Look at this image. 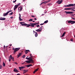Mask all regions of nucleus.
I'll use <instances>...</instances> for the list:
<instances>
[{
	"label": "nucleus",
	"mask_w": 75,
	"mask_h": 75,
	"mask_svg": "<svg viewBox=\"0 0 75 75\" xmlns=\"http://www.w3.org/2000/svg\"><path fill=\"white\" fill-rule=\"evenodd\" d=\"M33 22L34 23V22H35V21H33Z\"/></svg>",
	"instance_id": "0e129e2a"
},
{
	"label": "nucleus",
	"mask_w": 75,
	"mask_h": 75,
	"mask_svg": "<svg viewBox=\"0 0 75 75\" xmlns=\"http://www.w3.org/2000/svg\"><path fill=\"white\" fill-rule=\"evenodd\" d=\"M49 1H46V2H43V3L44 4H46V3H48V2H49Z\"/></svg>",
	"instance_id": "bb28decb"
},
{
	"label": "nucleus",
	"mask_w": 75,
	"mask_h": 75,
	"mask_svg": "<svg viewBox=\"0 0 75 75\" xmlns=\"http://www.w3.org/2000/svg\"><path fill=\"white\" fill-rule=\"evenodd\" d=\"M21 53H20L19 54H18V57L17 58H19V57H20V56H21Z\"/></svg>",
	"instance_id": "a211bd4d"
},
{
	"label": "nucleus",
	"mask_w": 75,
	"mask_h": 75,
	"mask_svg": "<svg viewBox=\"0 0 75 75\" xmlns=\"http://www.w3.org/2000/svg\"><path fill=\"white\" fill-rule=\"evenodd\" d=\"M31 17H35V16H32Z\"/></svg>",
	"instance_id": "3c124183"
},
{
	"label": "nucleus",
	"mask_w": 75,
	"mask_h": 75,
	"mask_svg": "<svg viewBox=\"0 0 75 75\" xmlns=\"http://www.w3.org/2000/svg\"><path fill=\"white\" fill-rule=\"evenodd\" d=\"M72 11H75V10H74V9H72Z\"/></svg>",
	"instance_id": "8fccbe9b"
},
{
	"label": "nucleus",
	"mask_w": 75,
	"mask_h": 75,
	"mask_svg": "<svg viewBox=\"0 0 75 75\" xmlns=\"http://www.w3.org/2000/svg\"><path fill=\"white\" fill-rule=\"evenodd\" d=\"M47 5H48V6H50V4H47Z\"/></svg>",
	"instance_id": "13d9d810"
},
{
	"label": "nucleus",
	"mask_w": 75,
	"mask_h": 75,
	"mask_svg": "<svg viewBox=\"0 0 75 75\" xmlns=\"http://www.w3.org/2000/svg\"><path fill=\"white\" fill-rule=\"evenodd\" d=\"M25 68V67H19V69H20V71H23V70L22 69H24V68Z\"/></svg>",
	"instance_id": "0eeeda50"
},
{
	"label": "nucleus",
	"mask_w": 75,
	"mask_h": 75,
	"mask_svg": "<svg viewBox=\"0 0 75 75\" xmlns=\"http://www.w3.org/2000/svg\"><path fill=\"white\" fill-rule=\"evenodd\" d=\"M62 3V0H58L57 2V3L59 4H61V3Z\"/></svg>",
	"instance_id": "39448f33"
},
{
	"label": "nucleus",
	"mask_w": 75,
	"mask_h": 75,
	"mask_svg": "<svg viewBox=\"0 0 75 75\" xmlns=\"http://www.w3.org/2000/svg\"><path fill=\"white\" fill-rule=\"evenodd\" d=\"M68 23H71V24H74L75 23V21H69L68 22Z\"/></svg>",
	"instance_id": "20e7f679"
},
{
	"label": "nucleus",
	"mask_w": 75,
	"mask_h": 75,
	"mask_svg": "<svg viewBox=\"0 0 75 75\" xmlns=\"http://www.w3.org/2000/svg\"><path fill=\"white\" fill-rule=\"evenodd\" d=\"M1 62V57H0V69H1V68L3 67L2 66L0 65V62Z\"/></svg>",
	"instance_id": "aec40b11"
},
{
	"label": "nucleus",
	"mask_w": 75,
	"mask_h": 75,
	"mask_svg": "<svg viewBox=\"0 0 75 75\" xmlns=\"http://www.w3.org/2000/svg\"><path fill=\"white\" fill-rule=\"evenodd\" d=\"M37 27H40V25H36Z\"/></svg>",
	"instance_id": "58836bf2"
},
{
	"label": "nucleus",
	"mask_w": 75,
	"mask_h": 75,
	"mask_svg": "<svg viewBox=\"0 0 75 75\" xmlns=\"http://www.w3.org/2000/svg\"><path fill=\"white\" fill-rule=\"evenodd\" d=\"M13 71H14V72H18L19 71L18 70H17L16 69H14Z\"/></svg>",
	"instance_id": "ddd939ff"
},
{
	"label": "nucleus",
	"mask_w": 75,
	"mask_h": 75,
	"mask_svg": "<svg viewBox=\"0 0 75 75\" xmlns=\"http://www.w3.org/2000/svg\"><path fill=\"white\" fill-rule=\"evenodd\" d=\"M11 45H11V44L10 45V47H11Z\"/></svg>",
	"instance_id": "69168bd1"
},
{
	"label": "nucleus",
	"mask_w": 75,
	"mask_h": 75,
	"mask_svg": "<svg viewBox=\"0 0 75 75\" xmlns=\"http://www.w3.org/2000/svg\"><path fill=\"white\" fill-rule=\"evenodd\" d=\"M29 21H33V19H30L29 20Z\"/></svg>",
	"instance_id": "7c9ffc66"
},
{
	"label": "nucleus",
	"mask_w": 75,
	"mask_h": 75,
	"mask_svg": "<svg viewBox=\"0 0 75 75\" xmlns=\"http://www.w3.org/2000/svg\"><path fill=\"white\" fill-rule=\"evenodd\" d=\"M33 31L34 34V33H35V31H34V30H33Z\"/></svg>",
	"instance_id": "bf43d9fd"
},
{
	"label": "nucleus",
	"mask_w": 75,
	"mask_h": 75,
	"mask_svg": "<svg viewBox=\"0 0 75 75\" xmlns=\"http://www.w3.org/2000/svg\"><path fill=\"white\" fill-rule=\"evenodd\" d=\"M11 59L12 60V61H14V57H11Z\"/></svg>",
	"instance_id": "2f4dec72"
},
{
	"label": "nucleus",
	"mask_w": 75,
	"mask_h": 75,
	"mask_svg": "<svg viewBox=\"0 0 75 75\" xmlns=\"http://www.w3.org/2000/svg\"><path fill=\"white\" fill-rule=\"evenodd\" d=\"M34 25H36V26L37 25V23H34Z\"/></svg>",
	"instance_id": "72a5a7b5"
},
{
	"label": "nucleus",
	"mask_w": 75,
	"mask_h": 75,
	"mask_svg": "<svg viewBox=\"0 0 75 75\" xmlns=\"http://www.w3.org/2000/svg\"><path fill=\"white\" fill-rule=\"evenodd\" d=\"M25 55H23V57H22V58H25Z\"/></svg>",
	"instance_id": "473e14b6"
},
{
	"label": "nucleus",
	"mask_w": 75,
	"mask_h": 75,
	"mask_svg": "<svg viewBox=\"0 0 75 75\" xmlns=\"http://www.w3.org/2000/svg\"><path fill=\"white\" fill-rule=\"evenodd\" d=\"M17 1V0H15V1H13V3H16V1Z\"/></svg>",
	"instance_id": "4c0bfd02"
},
{
	"label": "nucleus",
	"mask_w": 75,
	"mask_h": 75,
	"mask_svg": "<svg viewBox=\"0 0 75 75\" xmlns=\"http://www.w3.org/2000/svg\"><path fill=\"white\" fill-rule=\"evenodd\" d=\"M36 72V71L35 70V71H33V73L34 74H35V73Z\"/></svg>",
	"instance_id": "37998d69"
},
{
	"label": "nucleus",
	"mask_w": 75,
	"mask_h": 75,
	"mask_svg": "<svg viewBox=\"0 0 75 75\" xmlns=\"http://www.w3.org/2000/svg\"><path fill=\"white\" fill-rule=\"evenodd\" d=\"M71 18H72L73 19V20H75V18H73L72 17H71Z\"/></svg>",
	"instance_id": "864d4df0"
},
{
	"label": "nucleus",
	"mask_w": 75,
	"mask_h": 75,
	"mask_svg": "<svg viewBox=\"0 0 75 75\" xmlns=\"http://www.w3.org/2000/svg\"><path fill=\"white\" fill-rule=\"evenodd\" d=\"M6 18H5L1 17L0 18V20H5Z\"/></svg>",
	"instance_id": "f8f14e48"
},
{
	"label": "nucleus",
	"mask_w": 75,
	"mask_h": 75,
	"mask_svg": "<svg viewBox=\"0 0 75 75\" xmlns=\"http://www.w3.org/2000/svg\"><path fill=\"white\" fill-rule=\"evenodd\" d=\"M66 34V32H64L62 34V37H63L64 36H65V34Z\"/></svg>",
	"instance_id": "5701e85b"
},
{
	"label": "nucleus",
	"mask_w": 75,
	"mask_h": 75,
	"mask_svg": "<svg viewBox=\"0 0 75 75\" xmlns=\"http://www.w3.org/2000/svg\"><path fill=\"white\" fill-rule=\"evenodd\" d=\"M23 74H25L26 73V72H27V70H23Z\"/></svg>",
	"instance_id": "412c9836"
},
{
	"label": "nucleus",
	"mask_w": 75,
	"mask_h": 75,
	"mask_svg": "<svg viewBox=\"0 0 75 75\" xmlns=\"http://www.w3.org/2000/svg\"><path fill=\"white\" fill-rule=\"evenodd\" d=\"M75 4H70L68 5V7H72V6H75Z\"/></svg>",
	"instance_id": "423d86ee"
},
{
	"label": "nucleus",
	"mask_w": 75,
	"mask_h": 75,
	"mask_svg": "<svg viewBox=\"0 0 75 75\" xmlns=\"http://www.w3.org/2000/svg\"><path fill=\"white\" fill-rule=\"evenodd\" d=\"M20 24L23 25V26H26L27 25V24L25 23L24 22H21Z\"/></svg>",
	"instance_id": "7ed1b4c3"
},
{
	"label": "nucleus",
	"mask_w": 75,
	"mask_h": 75,
	"mask_svg": "<svg viewBox=\"0 0 75 75\" xmlns=\"http://www.w3.org/2000/svg\"><path fill=\"white\" fill-rule=\"evenodd\" d=\"M3 66L4 67H5V66H6V64H5V63H4V62H3Z\"/></svg>",
	"instance_id": "c756f323"
},
{
	"label": "nucleus",
	"mask_w": 75,
	"mask_h": 75,
	"mask_svg": "<svg viewBox=\"0 0 75 75\" xmlns=\"http://www.w3.org/2000/svg\"><path fill=\"white\" fill-rule=\"evenodd\" d=\"M22 9H23V7H21V6L19 7L18 8V10H20V11H22Z\"/></svg>",
	"instance_id": "6e6552de"
},
{
	"label": "nucleus",
	"mask_w": 75,
	"mask_h": 75,
	"mask_svg": "<svg viewBox=\"0 0 75 75\" xmlns=\"http://www.w3.org/2000/svg\"><path fill=\"white\" fill-rule=\"evenodd\" d=\"M13 14V12H12L11 13H10L9 14H10V15H12V14Z\"/></svg>",
	"instance_id": "c9c22d12"
},
{
	"label": "nucleus",
	"mask_w": 75,
	"mask_h": 75,
	"mask_svg": "<svg viewBox=\"0 0 75 75\" xmlns=\"http://www.w3.org/2000/svg\"><path fill=\"white\" fill-rule=\"evenodd\" d=\"M31 59V57H29V60H30Z\"/></svg>",
	"instance_id": "79ce46f5"
},
{
	"label": "nucleus",
	"mask_w": 75,
	"mask_h": 75,
	"mask_svg": "<svg viewBox=\"0 0 75 75\" xmlns=\"http://www.w3.org/2000/svg\"><path fill=\"white\" fill-rule=\"evenodd\" d=\"M38 69H39V68H38L37 69H36L35 70L36 71V72H37V71H38Z\"/></svg>",
	"instance_id": "f704fd0d"
},
{
	"label": "nucleus",
	"mask_w": 75,
	"mask_h": 75,
	"mask_svg": "<svg viewBox=\"0 0 75 75\" xmlns=\"http://www.w3.org/2000/svg\"><path fill=\"white\" fill-rule=\"evenodd\" d=\"M30 26L31 27H34V23H30Z\"/></svg>",
	"instance_id": "dca6fc26"
},
{
	"label": "nucleus",
	"mask_w": 75,
	"mask_h": 75,
	"mask_svg": "<svg viewBox=\"0 0 75 75\" xmlns=\"http://www.w3.org/2000/svg\"><path fill=\"white\" fill-rule=\"evenodd\" d=\"M25 62H27V63H28V64H30V63H31L30 62V61L29 60L26 61H25Z\"/></svg>",
	"instance_id": "f3484780"
},
{
	"label": "nucleus",
	"mask_w": 75,
	"mask_h": 75,
	"mask_svg": "<svg viewBox=\"0 0 75 75\" xmlns=\"http://www.w3.org/2000/svg\"><path fill=\"white\" fill-rule=\"evenodd\" d=\"M30 56H32V54H30Z\"/></svg>",
	"instance_id": "680f3d73"
},
{
	"label": "nucleus",
	"mask_w": 75,
	"mask_h": 75,
	"mask_svg": "<svg viewBox=\"0 0 75 75\" xmlns=\"http://www.w3.org/2000/svg\"><path fill=\"white\" fill-rule=\"evenodd\" d=\"M30 26V24H27V25H26L27 27H29Z\"/></svg>",
	"instance_id": "c85d7f7f"
},
{
	"label": "nucleus",
	"mask_w": 75,
	"mask_h": 75,
	"mask_svg": "<svg viewBox=\"0 0 75 75\" xmlns=\"http://www.w3.org/2000/svg\"><path fill=\"white\" fill-rule=\"evenodd\" d=\"M14 64H18L17 63V62H15V63H14Z\"/></svg>",
	"instance_id": "49530a36"
},
{
	"label": "nucleus",
	"mask_w": 75,
	"mask_h": 75,
	"mask_svg": "<svg viewBox=\"0 0 75 75\" xmlns=\"http://www.w3.org/2000/svg\"><path fill=\"white\" fill-rule=\"evenodd\" d=\"M30 58L32 59V58H33V56H31L30 57Z\"/></svg>",
	"instance_id": "4d7b16f0"
},
{
	"label": "nucleus",
	"mask_w": 75,
	"mask_h": 75,
	"mask_svg": "<svg viewBox=\"0 0 75 75\" xmlns=\"http://www.w3.org/2000/svg\"><path fill=\"white\" fill-rule=\"evenodd\" d=\"M48 20L45 21L44 23H44L46 24V23H48Z\"/></svg>",
	"instance_id": "a878e982"
},
{
	"label": "nucleus",
	"mask_w": 75,
	"mask_h": 75,
	"mask_svg": "<svg viewBox=\"0 0 75 75\" xmlns=\"http://www.w3.org/2000/svg\"><path fill=\"white\" fill-rule=\"evenodd\" d=\"M12 57L11 55H10V58H11Z\"/></svg>",
	"instance_id": "a18cd8bd"
},
{
	"label": "nucleus",
	"mask_w": 75,
	"mask_h": 75,
	"mask_svg": "<svg viewBox=\"0 0 75 75\" xmlns=\"http://www.w3.org/2000/svg\"><path fill=\"white\" fill-rule=\"evenodd\" d=\"M72 8H65L64 10H71Z\"/></svg>",
	"instance_id": "393cba45"
},
{
	"label": "nucleus",
	"mask_w": 75,
	"mask_h": 75,
	"mask_svg": "<svg viewBox=\"0 0 75 75\" xmlns=\"http://www.w3.org/2000/svg\"><path fill=\"white\" fill-rule=\"evenodd\" d=\"M30 51L29 50H26L25 51V53L26 54H27L28 53V52H29Z\"/></svg>",
	"instance_id": "4468645a"
},
{
	"label": "nucleus",
	"mask_w": 75,
	"mask_h": 75,
	"mask_svg": "<svg viewBox=\"0 0 75 75\" xmlns=\"http://www.w3.org/2000/svg\"><path fill=\"white\" fill-rule=\"evenodd\" d=\"M42 27H43V26H42L40 27V28H39V29H40V30L41 31V30H42Z\"/></svg>",
	"instance_id": "cd10ccee"
},
{
	"label": "nucleus",
	"mask_w": 75,
	"mask_h": 75,
	"mask_svg": "<svg viewBox=\"0 0 75 75\" xmlns=\"http://www.w3.org/2000/svg\"><path fill=\"white\" fill-rule=\"evenodd\" d=\"M37 25H38V24H39V23H37Z\"/></svg>",
	"instance_id": "052dcab7"
},
{
	"label": "nucleus",
	"mask_w": 75,
	"mask_h": 75,
	"mask_svg": "<svg viewBox=\"0 0 75 75\" xmlns=\"http://www.w3.org/2000/svg\"><path fill=\"white\" fill-rule=\"evenodd\" d=\"M29 61H30V62H32V63H33V59H31L30 60H29Z\"/></svg>",
	"instance_id": "4be33fe9"
},
{
	"label": "nucleus",
	"mask_w": 75,
	"mask_h": 75,
	"mask_svg": "<svg viewBox=\"0 0 75 75\" xmlns=\"http://www.w3.org/2000/svg\"><path fill=\"white\" fill-rule=\"evenodd\" d=\"M35 37H37L38 36V33L36 32H35Z\"/></svg>",
	"instance_id": "6ab92c4d"
},
{
	"label": "nucleus",
	"mask_w": 75,
	"mask_h": 75,
	"mask_svg": "<svg viewBox=\"0 0 75 75\" xmlns=\"http://www.w3.org/2000/svg\"><path fill=\"white\" fill-rule=\"evenodd\" d=\"M13 18V17H11V19Z\"/></svg>",
	"instance_id": "e2e57ef3"
},
{
	"label": "nucleus",
	"mask_w": 75,
	"mask_h": 75,
	"mask_svg": "<svg viewBox=\"0 0 75 75\" xmlns=\"http://www.w3.org/2000/svg\"><path fill=\"white\" fill-rule=\"evenodd\" d=\"M74 37L75 38V35L74 36Z\"/></svg>",
	"instance_id": "774afa93"
},
{
	"label": "nucleus",
	"mask_w": 75,
	"mask_h": 75,
	"mask_svg": "<svg viewBox=\"0 0 75 75\" xmlns=\"http://www.w3.org/2000/svg\"><path fill=\"white\" fill-rule=\"evenodd\" d=\"M26 59H28V60H29V58L26 57Z\"/></svg>",
	"instance_id": "ea45409f"
},
{
	"label": "nucleus",
	"mask_w": 75,
	"mask_h": 75,
	"mask_svg": "<svg viewBox=\"0 0 75 75\" xmlns=\"http://www.w3.org/2000/svg\"><path fill=\"white\" fill-rule=\"evenodd\" d=\"M43 3H44L42 2V3L40 5V6H41V5H42V4H43Z\"/></svg>",
	"instance_id": "5fc2aeb1"
},
{
	"label": "nucleus",
	"mask_w": 75,
	"mask_h": 75,
	"mask_svg": "<svg viewBox=\"0 0 75 75\" xmlns=\"http://www.w3.org/2000/svg\"><path fill=\"white\" fill-rule=\"evenodd\" d=\"M64 7H68V5H67V6H64Z\"/></svg>",
	"instance_id": "de8ad7c7"
},
{
	"label": "nucleus",
	"mask_w": 75,
	"mask_h": 75,
	"mask_svg": "<svg viewBox=\"0 0 75 75\" xmlns=\"http://www.w3.org/2000/svg\"><path fill=\"white\" fill-rule=\"evenodd\" d=\"M5 45H4V48H5Z\"/></svg>",
	"instance_id": "09e8293b"
},
{
	"label": "nucleus",
	"mask_w": 75,
	"mask_h": 75,
	"mask_svg": "<svg viewBox=\"0 0 75 75\" xmlns=\"http://www.w3.org/2000/svg\"><path fill=\"white\" fill-rule=\"evenodd\" d=\"M70 41H73V39H71L70 40Z\"/></svg>",
	"instance_id": "c03bdc74"
},
{
	"label": "nucleus",
	"mask_w": 75,
	"mask_h": 75,
	"mask_svg": "<svg viewBox=\"0 0 75 75\" xmlns=\"http://www.w3.org/2000/svg\"><path fill=\"white\" fill-rule=\"evenodd\" d=\"M13 50V54H16V52H17V51H19V50H20V48H14V47H13L12 48Z\"/></svg>",
	"instance_id": "f257e3e1"
},
{
	"label": "nucleus",
	"mask_w": 75,
	"mask_h": 75,
	"mask_svg": "<svg viewBox=\"0 0 75 75\" xmlns=\"http://www.w3.org/2000/svg\"><path fill=\"white\" fill-rule=\"evenodd\" d=\"M44 23H42V24H40V25H44Z\"/></svg>",
	"instance_id": "a19ab883"
},
{
	"label": "nucleus",
	"mask_w": 75,
	"mask_h": 75,
	"mask_svg": "<svg viewBox=\"0 0 75 75\" xmlns=\"http://www.w3.org/2000/svg\"><path fill=\"white\" fill-rule=\"evenodd\" d=\"M8 12H6V13H4V14H3V16L4 17H5V16H7L8 15Z\"/></svg>",
	"instance_id": "2eb2a0df"
},
{
	"label": "nucleus",
	"mask_w": 75,
	"mask_h": 75,
	"mask_svg": "<svg viewBox=\"0 0 75 75\" xmlns=\"http://www.w3.org/2000/svg\"><path fill=\"white\" fill-rule=\"evenodd\" d=\"M19 20H20V21H22V20H23V19L21 18V14H20V13H19Z\"/></svg>",
	"instance_id": "1a4fd4ad"
},
{
	"label": "nucleus",
	"mask_w": 75,
	"mask_h": 75,
	"mask_svg": "<svg viewBox=\"0 0 75 75\" xmlns=\"http://www.w3.org/2000/svg\"><path fill=\"white\" fill-rule=\"evenodd\" d=\"M43 15H44V14H42V16H43Z\"/></svg>",
	"instance_id": "338daca9"
},
{
	"label": "nucleus",
	"mask_w": 75,
	"mask_h": 75,
	"mask_svg": "<svg viewBox=\"0 0 75 75\" xmlns=\"http://www.w3.org/2000/svg\"><path fill=\"white\" fill-rule=\"evenodd\" d=\"M66 14H73L74 12H66Z\"/></svg>",
	"instance_id": "9d476101"
},
{
	"label": "nucleus",
	"mask_w": 75,
	"mask_h": 75,
	"mask_svg": "<svg viewBox=\"0 0 75 75\" xmlns=\"http://www.w3.org/2000/svg\"><path fill=\"white\" fill-rule=\"evenodd\" d=\"M11 11H12L10 10L9 11H8V12H7L8 13H10V12H11Z\"/></svg>",
	"instance_id": "e433bc0d"
},
{
	"label": "nucleus",
	"mask_w": 75,
	"mask_h": 75,
	"mask_svg": "<svg viewBox=\"0 0 75 75\" xmlns=\"http://www.w3.org/2000/svg\"><path fill=\"white\" fill-rule=\"evenodd\" d=\"M34 19H35V20H37V18H35Z\"/></svg>",
	"instance_id": "6e6d98bb"
},
{
	"label": "nucleus",
	"mask_w": 75,
	"mask_h": 75,
	"mask_svg": "<svg viewBox=\"0 0 75 75\" xmlns=\"http://www.w3.org/2000/svg\"><path fill=\"white\" fill-rule=\"evenodd\" d=\"M36 31L37 32H40V31H41V30H40V29H38V30H36Z\"/></svg>",
	"instance_id": "b1692460"
},
{
	"label": "nucleus",
	"mask_w": 75,
	"mask_h": 75,
	"mask_svg": "<svg viewBox=\"0 0 75 75\" xmlns=\"http://www.w3.org/2000/svg\"><path fill=\"white\" fill-rule=\"evenodd\" d=\"M20 4H21L19 3V4H18L17 5H15L14 8L13 9L14 11H16V9H17V8H18V6H20Z\"/></svg>",
	"instance_id": "f03ea898"
},
{
	"label": "nucleus",
	"mask_w": 75,
	"mask_h": 75,
	"mask_svg": "<svg viewBox=\"0 0 75 75\" xmlns=\"http://www.w3.org/2000/svg\"><path fill=\"white\" fill-rule=\"evenodd\" d=\"M11 61V59H9V62H10V61Z\"/></svg>",
	"instance_id": "603ef678"
},
{
	"label": "nucleus",
	"mask_w": 75,
	"mask_h": 75,
	"mask_svg": "<svg viewBox=\"0 0 75 75\" xmlns=\"http://www.w3.org/2000/svg\"><path fill=\"white\" fill-rule=\"evenodd\" d=\"M25 67H27L28 68L30 67H32V66H33V65L32 64H28V65H26L25 66Z\"/></svg>",
	"instance_id": "9b49d317"
}]
</instances>
